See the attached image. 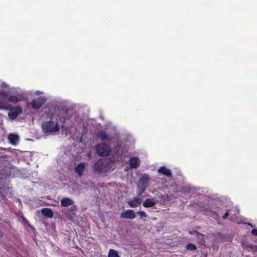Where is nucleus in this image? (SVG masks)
Instances as JSON below:
<instances>
[{"label":"nucleus","instance_id":"1","mask_svg":"<svg viewBox=\"0 0 257 257\" xmlns=\"http://www.w3.org/2000/svg\"><path fill=\"white\" fill-rule=\"evenodd\" d=\"M42 128L45 133L56 134L63 128L62 123L64 118H62L56 108H45L42 111Z\"/></svg>","mask_w":257,"mask_h":257},{"label":"nucleus","instance_id":"2","mask_svg":"<svg viewBox=\"0 0 257 257\" xmlns=\"http://www.w3.org/2000/svg\"><path fill=\"white\" fill-rule=\"evenodd\" d=\"M24 99V96L22 91H17L16 93L9 95L4 90H0V110H9L12 107L11 103L16 104Z\"/></svg>","mask_w":257,"mask_h":257},{"label":"nucleus","instance_id":"3","mask_svg":"<svg viewBox=\"0 0 257 257\" xmlns=\"http://www.w3.org/2000/svg\"><path fill=\"white\" fill-rule=\"evenodd\" d=\"M110 169V161L108 159H102L97 161L94 164V169L99 173H105Z\"/></svg>","mask_w":257,"mask_h":257},{"label":"nucleus","instance_id":"4","mask_svg":"<svg viewBox=\"0 0 257 257\" xmlns=\"http://www.w3.org/2000/svg\"><path fill=\"white\" fill-rule=\"evenodd\" d=\"M149 180V176L147 174H143L139 179L137 183V187L138 188V194L139 195H141L144 193L148 186Z\"/></svg>","mask_w":257,"mask_h":257},{"label":"nucleus","instance_id":"5","mask_svg":"<svg viewBox=\"0 0 257 257\" xmlns=\"http://www.w3.org/2000/svg\"><path fill=\"white\" fill-rule=\"evenodd\" d=\"M46 100L45 96H41L28 103L27 106L34 109H38L45 103Z\"/></svg>","mask_w":257,"mask_h":257},{"label":"nucleus","instance_id":"6","mask_svg":"<svg viewBox=\"0 0 257 257\" xmlns=\"http://www.w3.org/2000/svg\"><path fill=\"white\" fill-rule=\"evenodd\" d=\"M97 153L101 156H106L110 153V149L109 146L104 143L98 145L96 147Z\"/></svg>","mask_w":257,"mask_h":257},{"label":"nucleus","instance_id":"7","mask_svg":"<svg viewBox=\"0 0 257 257\" xmlns=\"http://www.w3.org/2000/svg\"><path fill=\"white\" fill-rule=\"evenodd\" d=\"M9 109L8 116L11 119L16 118L17 116L22 112V108L20 106L11 107Z\"/></svg>","mask_w":257,"mask_h":257},{"label":"nucleus","instance_id":"8","mask_svg":"<svg viewBox=\"0 0 257 257\" xmlns=\"http://www.w3.org/2000/svg\"><path fill=\"white\" fill-rule=\"evenodd\" d=\"M141 164L140 159L138 157H131L129 160V167H126L125 169V171L128 169H136L139 167Z\"/></svg>","mask_w":257,"mask_h":257},{"label":"nucleus","instance_id":"9","mask_svg":"<svg viewBox=\"0 0 257 257\" xmlns=\"http://www.w3.org/2000/svg\"><path fill=\"white\" fill-rule=\"evenodd\" d=\"M120 217L122 218L133 219L136 217V213L133 210L128 209L122 212L120 214Z\"/></svg>","mask_w":257,"mask_h":257},{"label":"nucleus","instance_id":"10","mask_svg":"<svg viewBox=\"0 0 257 257\" xmlns=\"http://www.w3.org/2000/svg\"><path fill=\"white\" fill-rule=\"evenodd\" d=\"M140 196L141 195H138V196H136L133 198L128 202V204L130 207L135 208L140 205L142 200Z\"/></svg>","mask_w":257,"mask_h":257},{"label":"nucleus","instance_id":"11","mask_svg":"<svg viewBox=\"0 0 257 257\" xmlns=\"http://www.w3.org/2000/svg\"><path fill=\"white\" fill-rule=\"evenodd\" d=\"M87 165L86 163H81L78 164L74 168V170L77 173L79 177H81L83 174V172Z\"/></svg>","mask_w":257,"mask_h":257},{"label":"nucleus","instance_id":"12","mask_svg":"<svg viewBox=\"0 0 257 257\" xmlns=\"http://www.w3.org/2000/svg\"><path fill=\"white\" fill-rule=\"evenodd\" d=\"M8 139L11 144L13 146H16L19 142V137L17 135L10 134Z\"/></svg>","mask_w":257,"mask_h":257},{"label":"nucleus","instance_id":"13","mask_svg":"<svg viewBox=\"0 0 257 257\" xmlns=\"http://www.w3.org/2000/svg\"><path fill=\"white\" fill-rule=\"evenodd\" d=\"M97 136L101 140H106L107 141H110L111 140L110 137L108 136L105 132L102 131L99 132L97 133Z\"/></svg>","mask_w":257,"mask_h":257},{"label":"nucleus","instance_id":"14","mask_svg":"<svg viewBox=\"0 0 257 257\" xmlns=\"http://www.w3.org/2000/svg\"><path fill=\"white\" fill-rule=\"evenodd\" d=\"M73 203V200L68 197L64 198L61 201V205L64 207H67L68 206L72 205Z\"/></svg>","mask_w":257,"mask_h":257},{"label":"nucleus","instance_id":"15","mask_svg":"<svg viewBox=\"0 0 257 257\" xmlns=\"http://www.w3.org/2000/svg\"><path fill=\"white\" fill-rule=\"evenodd\" d=\"M158 172L163 174L165 176L167 177H170L171 176L172 173L170 170L167 169L165 167H161L158 170Z\"/></svg>","mask_w":257,"mask_h":257},{"label":"nucleus","instance_id":"16","mask_svg":"<svg viewBox=\"0 0 257 257\" xmlns=\"http://www.w3.org/2000/svg\"><path fill=\"white\" fill-rule=\"evenodd\" d=\"M42 213L45 216L51 218L53 216V211L49 208H43L41 210Z\"/></svg>","mask_w":257,"mask_h":257},{"label":"nucleus","instance_id":"17","mask_svg":"<svg viewBox=\"0 0 257 257\" xmlns=\"http://www.w3.org/2000/svg\"><path fill=\"white\" fill-rule=\"evenodd\" d=\"M155 205V202L151 199H147L143 203L145 207H151Z\"/></svg>","mask_w":257,"mask_h":257},{"label":"nucleus","instance_id":"18","mask_svg":"<svg viewBox=\"0 0 257 257\" xmlns=\"http://www.w3.org/2000/svg\"><path fill=\"white\" fill-rule=\"evenodd\" d=\"M115 152L117 156H120L123 154L125 150L123 148L119 146H117L115 149Z\"/></svg>","mask_w":257,"mask_h":257},{"label":"nucleus","instance_id":"19","mask_svg":"<svg viewBox=\"0 0 257 257\" xmlns=\"http://www.w3.org/2000/svg\"><path fill=\"white\" fill-rule=\"evenodd\" d=\"M108 257H119L116 250L110 249L108 252Z\"/></svg>","mask_w":257,"mask_h":257},{"label":"nucleus","instance_id":"20","mask_svg":"<svg viewBox=\"0 0 257 257\" xmlns=\"http://www.w3.org/2000/svg\"><path fill=\"white\" fill-rule=\"evenodd\" d=\"M243 247L248 250H254V245L248 243H242Z\"/></svg>","mask_w":257,"mask_h":257},{"label":"nucleus","instance_id":"21","mask_svg":"<svg viewBox=\"0 0 257 257\" xmlns=\"http://www.w3.org/2000/svg\"><path fill=\"white\" fill-rule=\"evenodd\" d=\"M74 130H75V128H73V127H71L69 130H66L63 128L62 132L63 134H64L65 135H71L73 131Z\"/></svg>","mask_w":257,"mask_h":257},{"label":"nucleus","instance_id":"22","mask_svg":"<svg viewBox=\"0 0 257 257\" xmlns=\"http://www.w3.org/2000/svg\"><path fill=\"white\" fill-rule=\"evenodd\" d=\"M186 247L188 249L190 250H194L196 249L195 245L192 243L188 244L187 245Z\"/></svg>","mask_w":257,"mask_h":257},{"label":"nucleus","instance_id":"23","mask_svg":"<svg viewBox=\"0 0 257 257\" xmlns=\"http://www.w3.org/2000/svg\"><path fill=\"white\" fill-rule=\"evenodd\" d=\"M141 216V218H146L147 217V215L145 211H140L137 212Z\"/></svg>","mask_w":257,"mask_h":257},{"label":"nucleus","instance_id":"24","mask_svg":"<svg viewBox=\"0 0 257 257\" xmlns=\"http://www.w3.org/2000/svg\"><path fill=\"white\" fill-rule=\"evenodd\" d=\"M8 85L6 83H2L1 85V86H0V88L2 87V88H7L8 87Z\"/></svg>","mask_w":257,"mask_h":257},{"label":"nucleus","instance_id":"25","mask_svg":"<svg viewBox=\"0 0 257 257\" xmlns=\"http://www.w3.org/2000/svg\"><path fill=\"white\" fill-rule=\"evenodd\" d=\"M251 233L255 236H257V229H253L251 230Z\"/></svg>","mask_w":257,"mask_h":257},{"label":"nucleus","instance_id":"26","mask_svg":"<svg viewBox=\"0 0 257 257\" xmlns=\"http://www.w3.org/2000/svg\"><path fill=\"white\" fill-rule=\"evenodd\" d=\"M229 212L227 211V212H225V213L222 216L223 218L226 219L229 216Z\"/></svg>","mask_w":257,"mask_h":257},{"label":"nucleus","instance_id":"27","mask_svg":"<svg viewBox=\"0 0 257 257\" xmlns=\"http://www.w3.org/2000/svg\"><path fill=\"white\" fill-rule=\"evenodd\" d=\"M42 94H43V92L41 91H36L35 92V94L37 95Z\"/></svg>","mask_w":257,"mask_h":257},{"label":"nucleus","instance_id":"28","mask_svg":"<svg viewBox=\"0 0 257 257\" xmlns=\"http://www.w3.org/2000/svg\"><path fill=\"white\" fill-rule=\"evenodd\" d=\"M72 211H75L76 210V206H73L71 208Z\"/></svg>","mask_w":257,"mask_h":257},{"label":"nucleus","instance_id":"29","mask_svg":"<svg viewBox=\"0 0 257 257\" xmlns=\"http://www.w3.org/2000/svg\"><path fill=\"white\" fill-rule=\"evenodd\" d=\"M257 250V245H254V250Z\"/></svg>","mask_w":257,"mask_h":257},{"label":"nucleus","instance_id":"30","mask_svg":"<svg viewBox=\"0 0 257 257\" xmlns=\"http://www.w3.org/2000/svg\"><path fill=\"white\" fill-rule=\"evenodd\" d=\"M3 233L1 231H0V236H3Z\"/></svg>","mask_w":257,"mask_h":257},{"label":"nucleus","instance_id":"31","mask_svg":"<svg viewBox=\"0 0 257 257\" xmlns=\"http://www.w3.org/2000/svg\"><path fill=\"white\" fill-rule=\"evenodd\" d=\"M194 233H195V234H198V232H194Z\"/></svg>","mask_w":257,"mask_h":257}]
</instances>
